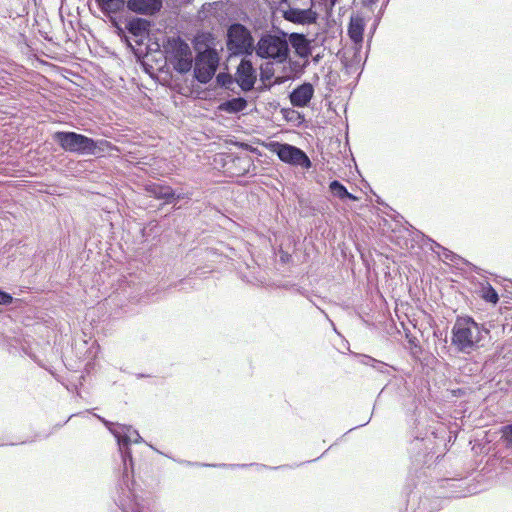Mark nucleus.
I'll return each instance as SVG.
<instances>
[{
    "label": "nucleus",
    "mask_w": 512,
    "mask_h": 512,
    "mask_svg": "<svg viewBox=\"0 0 512 512\" xmlns=\"http://www.w3.org/2000/svg\"><path fill=\"white\" fill-rule=\"evenodd\" d=\"M483 333H488L471 317H458L452 327L451 344L461 353L470 354L480 346Z\"/></svg>",
    "instance_id": "f257e3e1"
},
{
    "label": "nucleus",
    "mask_w": 512,
    "mask_h": 512,
    "mask_svg": "<svg viewBox=\"0 0 512 512\" xmlns=\"http://www.w3.org/2000/svg\"><path fill=\"white\" fill-rule=\"evenodd\" d=\"M53 140L66 152L78 155H95L99 144L105 141H95L85 135L76 132L57 131L53 134Z\"/></svg>",
    "instance_id": "f03ea898"
},
{
    "label": "nucleus",
    "mask_w": 512,
    "mask_h": 512,
    "mask_svg": "<svg viewBox=\"0 0 512 512\" xmlns=\"http://www.w3.org/2000/svg\"><path fill=\"white\" fill-rule=\"evenodd\" d=\"M166 58L174 64L180 73H186L192 68L193 58L189 45L180 37H169L163 44Z\"/></svg>",
    "instance_id": "7ed1b4c3"
},
{
    "label": "nucleus",
    "mask_w": 512,
    "mask_h": 512,
    "mask_svg": "<svg viewBox=\"0 0 512 512\" xmlns=\"http://www.w3.org/2000/svg\"><path fill=\"white\" fill-rule=\"evenodd\" d=\"M256 54L261 58L273 59L278 63H283L289 54V46L285 35H263L257 43Z\"/></svg>",
    "instance_id": "20e7f679"
},
{
    "label": "nucleus",
    "mask_w": 512,
    "mask_h": 512,
    "mask_svg": "<svg viewBox=\"0 0 512 512\" xmlns=\"http://www.w3.org/2000/svg\"><path fill=\"white\" fill-rule=\"evenodd\" d=\"M219 64V56L216 50L206 49L200 52L195 59L194 73L201 83L209 82L215 74Z\"/></svg>",
    "instance_id": "39448f33"
},
{
    "label": "nucleus",
    "mask_w": 512,
    "mask_h": 512,
    "mask_svg": "<svg viewBox=\"0 0 512 512\" xmlns=\"http://www.w3.org/2000/svg\"><path fill=\"white\" fill-rule=\"evenodd\" d=\"M227 45L230 51L235 54L251 53L253 49V38L250 31L242 24H233L228 29Z\"/></svg>",
    "instance_id": "423d86ee"
},
{
    "label": "nucleus",
    "mask_w": 512,
    "mask_h": 512,
    "mask_svg": "<svg viewBox=\"0 0 512 512\" xmlns=\"http://www.w3.org/2000/svg\"><path fill=\"white\" fill-rule=\"evenodd\" d=\"M275 146V152L283 162L306 169L311 167L310 159L301 149L289 144L276 143Z\"/></svg>",
    "instance_id": "0eeeda50"
},
{
    "label": "nucleus",
    "mask_w": 512,
    "mask_h": 512,
    "mask_svg": "<svg viewBox=\"0 0 512 512\" xmlns=\"http://www.w3.org/2000/svg\"><path fill=\"white\" fill-rule=\"evenodd\" d=\"M109 429L113 432L118 440L119 448L122 452V458L124 464L126 465L127 459H129L130 462L132 461L131 453L128 451V445L132 442L138 443L141 437L136 430L128 426H120L119 429L116 430H112L110 427Z\"/></svg>",
    "instance_id": "6e6552de"
},
{
    "label": "nucleus",
    "mask_w": 512,
    "mask_h": 512,
    "mask_svg": "<svg viewBox=\"0 0 512 512\" xmlns=\"http://www.w3.org/2000/svg\"><path fill=\"white\" fill-rule=\"evenodd\" d=\"M309 7L299 9L289 6L288 9L283 11L285 20L296 24H313L317 20V13L312 10V0H308Z\"/></svg>",
    "instance_id": "1a4fd4ad"
},
{
    "label": "nucleus",
    "mask_w": 512,
    "mask_h": 512,
    "mask_svg": "<svg viewBox=\"0 0 512 512\" xmlns=\"http://www.w3.org/2000/svg\"><path fill=\"white\" fill-rule=\"evenodd\" d=\"M236 82L243 91L253 89L256 82V74L250 61L242 60L240 62L236 72Z\"/></svg>",
    "instance_id": "9d476101"
},
{
    "label": "nucleus",
    "mask_w": 512,
    "mask_h": 512,
    "mask_svg": "<svg viewBox=\"0 0 512 512\" xmlns=\"http://www.w3.org/2000/svg\"><path fill=\"white\" fill-rule=\"evenodd\" d=\"M314 95L311 83H303L290 93V102L294 107H306Z\"/></svg>",
    "instance_id": "9b49d317"
},
{
    "label": "nucleus",
    "mask_w": 512,
    "mask_h": 512,
    "mask_svg": "<svg viewBox=\"0 0 512 512\" xmlns=\"http://www.w3.org/2000/svg\"><path fill=\"white\" fill-rule=\"evenodd\" d=\"M127 6L130 10L140 14H154L159 11L161 0H128Z\"/></svg>",
    "instance_id": "f8f14e48"
},
{
    "label": "nucleus",
    "mask_w": 512,
    "mask_h": 512,
    "mask_svg": "<svg viewBox=\"0 0 512 512\" xmlns=\"http://www.w3.org/2000/svg\"><path fill=\"white\" fill-rule=\"evenodd\" d=\"M145 191L150 197H154L156 199H164L167 203H170L175 197V193L170 186L160 183L147 184L145 186Z\"/></svg>",
    "instance_id": "ddd939ff"
},
{
    "label": "nucleus",
    "mask_w": 512,
    "mask_h": 512,
    "mask_svg": "<svg viewBox=\"0 0 512 512\" xmlns=\"http://www.w3.org/2000/svg\"><path fill=\"white\" fill-rule=\"evenodd\" d=\"M289 41L299 57L307 58L311 54L310 42L303 34L292 33Z\"/></svg>",
    "instance_id": "4468645a"
},
{
    "label": "nucleus",
    "mask_w": 512,
    "mask_h": 512,
    "mask_svg": "<svg viewBox=\"0 0 512 512\" xmlns=\"http://www.w3.org/2000/svg\"><path fill=\"white\" fill-rule=\"evenodd\" d=\"M247 107V101L246 99L242 97L233 98L231 100L222 102L218 106V110L221 112H225L228 114H236L238 112H241L245 110Z\"/></svg>",
    "instance_id": "2eb2a0df"
},
{
    "label": "nucleus",
    "mask_w": 512,
    "mask_h": 512,
    "mask_svg": "<svg viewBox=\"0 0 512 512\" xmlns=\"http://www.w3.org/2000/svg\"><path fill=\"white\" fill-rule=\"evenodd\" d=\"M329 189L335 197H338L341 200H344V199H349L352 201L358 200V198L356 196H354L353 194L349 193L347 191L346 187L342 183H340L338 180L332 181L329 185Z\"/></svg>",
    "instance_id": "dca6fc26"
},
{
    "label": "nucleus",
    "mask_w": 512,
    "mask_h": 512,
    "mask_svg": "<svg viewBox=\"0 0 512 512\" xmlns=\"http://www.w3.org/2000/svg\"><path fill=\"white\" fill-rule=\"evenodd\" d=\"M127 29L134 36H142L148 32L149 22L145 19L136 18L129 21Z\"/></svg>",
    "instance_id": "f3484780"
},
{
    "label": "nucleus",
    "mask_w": 512,
    "mask_h": 512,
    "mask_svg": "<svg viewBox=\"0 0 512 512\" xmlns=\"http://www.w3.org/2000/svg\"><path fill=\"white\" fill-rule=\"evenodd\" d=\"M349 36L355 42L359 43L363 39V24L360 20H351L349 24Z\"/></svg>",
    "instance_id": "a211bd4d"
},
{
    "label": "nucleus",
    "mask_w": 512,
    "mask_h": 512,
    "mask_svg": "<svg viewBox=\"0 0 512 512\" xmlns=\"http://www.w3.org/2000/svg\"><path fill=\"white\" fill-rule=\"evenodd\" d=\"M104 13H117L124 5V0H98Z\"/></svg>",
    "instance_id": "6ab92c4d"
},
{
    "label": "nucleus",
    "mask_w": 512,
    "mask_h": 512,
    "mask_svg": "<svg viewBox=\"0 0 512 512\" xmlns=\"http://www.w3.org/2000/svg\"><path fill=\"white\" fill-rule=\"evenodd\" d=\"M502 438L506 442L507 447H512V424L502 428Z\"/></svg>",
    "instance_id": "aec40b11"
},
{
    "label": "nucleus",
    "mask_w": 512,
    "mask_h": 512,
    "mask_svg": "<svg viewBox=\"0 0 512 512\" xmlns=\"http://www.w3.org/2000/svg\"><path fill=\"white\" fill-rule=\"evenodd\" d=\"M217 82L221 86L228 88L229 85L233 83V79L229 74L220 73L217 75Z\"/></svg>",
    "instance_id": "412c9836"
},
{
    "label": "nucleus",
    "mask_w": 512,
    "mask_h": 512,
    "mask_svg": "<svg viewBox=\"0 0 512 512\" xmlns=\"http://www.w3.org/2000/svg\"><path fill=\"white\" fill-rule=\"evenodd\" d=\"M12 296L6 292L0 290V304L7 305L12 302Z\"/></svg>",
    "instance_id": "4be33fe9"
},
{
    "label": "nucleus",
    "mask_w": 512,
    "mask_h": 512,
    "mask_svg": "<svg viewBox=\"0 0 512 512\" xmlns=\"http://www.w3.org/2000/svg\"><path fill=\"white\" fill-rule=\"evenodd\" d=\"M487 299H488L490 302L496 303V302L498 301V295H497V293H496L494 290H492V291H491V294H489V295L487 296Z\"/></svg>",
    "instance_id": "5701e85b"
},
{
    "label": "nucleus",
    "mask_w": 512,
    "mask_h": 512,
    "mask_svg": "<svg viewBox=\"0 0 512 512\" xmlns=\"http://www.w3.org/2000/svg\"><path fill=\"white\" fill-rule=\"evenodd\" d=\"M12 16H13V13L10 10L6 9V11L3 14V17L11 18Z\"/></svg>",
    "instance_id": "b1692460"
},
{
    "label": "nucleus",
    "mask_w": 512,
    "mask_h": 512,
    "mask_svg": "<svg viewBox=\"0 0 512 512\" xmlns=\"http://www.w3.org/2000/svg\"><path fill=\"white\" fill-rule=\"evenodd\" d=\"M378 0H363L364 5H372L376 3Z\"/></svg>",
    "instance_id": "393cba45"
},
{
    "label": "nucleus",
    "mask_w": 512,
    "mask_h": 512,
    "mask_svg": "<svg viewBox=\"0 0 512 512\" xmlns=\"http://www.w3.org/2000/svg\"><path fill=\"white\" fill-rule=\"evenodd\" d=\"M279 3H286L288 0H277Z\"/></svg>",
    "instance_id": "a878e982"
},
{
    "label": "nucleus",
    "mask_w": 512,
    "mask_h": 512,
    "mask_svg": "<svg viewBox=\"0 0 512 512\" xmlns=\"http://www.w3.org/2000/svg\"><path fill=\"white\" fill-rule=\"evenodd\" d=\"M103 422L105 423L106 426L111 425V423H109L108 421L103 420Z\"/></svg>",
    "instance_id": "bb28decb"
}]
</instances>
